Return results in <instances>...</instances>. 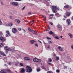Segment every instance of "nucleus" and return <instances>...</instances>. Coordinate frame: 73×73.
<instances>
[{"label":"nucleus","instance_id":"f257e3e1","mask_svg":"<svg viewBox=\"0 0 73 73\" xmlns=\"http://www.w3.org/2000/svg\"><path fill=\"white\" fill-rule=\"evenodd\" d=\"M52 10L53 13H56L57 12V11L59 10V8L55 6H52Z\"/></svg>","mask_w":73,"mask_h":73},{"label":"nucleus","instance_id":"f03ea898","mask_svg":"<svg viewBox=\"0 0 73 73\" xmlns=\"http://www.w3.org/2000/svg\"><path fill=\"white\" fill-rule=\"evenodd\" d=\"M26 68H26L25 69L26 72H28V73H31L32 72V69L31 68L28 66H26Z\"/></svg>","mask_w":73,"mask_h":73},{"label":"nucleus","instance_id":"7ed1b4c3","mask_svg":"<svg viewBox=\"0 0 73 73\" xmlns=\"http://www.w3.org/2000/svg\"><path fill=\"white\" fill-rule=\"evenodd\" d=\"M33 61L34 62H41V60L37 58H34L33 59Z\"/></svg>","mask_w":73,"mask_h":73},{"label":"nucleus","instance_id":"20e7f679","mask_svg":"<svg viewBox=\"0 0 73 73\" xmlns=\"http://www.w3.org/2000/svg\"><path fill=\"white\" fill-rule=\"evenodd\" d=\"M72 14V12L67 11L65 13V15L67 17H69L70 15Z\"/></svg>","mask_w":73,"mask_h":73},{"label":"nucleus","instance_id":"39448f33","mask_svg":"<svg viewBox=\"0 0 73 73\" xmlns=\"http://www.w3.org/2000/svg\"><path fill=\"white\" fill-rule=\"evenodd\" d=\"M12 31L13 33H15L17 32V29L15 28H13L12 29Z\"/></svg>","mask_w":73,"mask_h":73},{"label":"nucleus","instance_id":"423d86ee","mask_svg":"<svg viewBox=\"0 0 73 73\" xmlns=\"http://www.w3.org/2000/svg\"><path fill=\"white\" fill-rule=\"evenodd\" d=\"M66 22L67 23L68 25H70V23H71L70 20L69 19H67L66 20Z\"/></svg>","mask_w":73,"mask_h":73},{"label":"nucleus","instance_id":"0eeeda50","mask_svg":"<svg viewBox=\"0 0 73 73\" xmlns=\"http://www.w3.org/2000/svg\"><path fill=\"white\" fill-rule=\"evenodd\" d=\"M11 4L12 5H16V6H17V5H19V4H18V3L17 2H12Z\"/></svg>","mask_w":73,"mask_h":73},{"label":"nucleus","instance_id":"6e6552de","mask_svg":"<svg viewBox=\"0 0 73 73\" xmlns=\"http://www.w3.org/2000/svg\"><path fill=\"white\" fill-rule=\"evenodd\" d=\"M0 40L2 42H4L5 41V38L2 36L0 37Z\"/></svg>","mask_w":73,"mask_h":73},{"label":"nucleus","instance_id":"1a4fd4ad","mask_svg":"<svg viewBox=\"0 0 73 73\" xmlns=\"http://www.w3.org/2000/svg\"><path fill=\"white\" fill-rule=\"evenodd\" d=\"M32 33L34 34V35H38V34L37 33V32L35 31H34L33 30L32 31V32H31Z\"/></svg>","mask_w":73,"mask_h":73},{"label":"nucleus","instance_id":"9d476101","mask_svg":"<svg viewBox=\"0 0 73 73\" xmlns=\"http://www.w3.org/2000/svg\"><path fill=\"white\" fill-rule=\"evenodd\" d=\"M15 21H17V24H20L21 22L20 20L17 19H15Z\"/></svg>","mask_w":73,"mask_h":73},{"label":"nucleus","instance_id":"9b49d317","mask_svg":"<svg viewBox=\"0 0 73 73\" xmlns=\"http://www.w3.org/2000/svg\"><path fill=\"white\" fill-rule=\"evenodd\" d=\"M24 60H31V58H30L29 57H25L24 58Z\"/></svg>","mask_w":73,"mask_h":73},{"label":"nucleus","instance_id":"f8f14e48","mask_svg":"<svg viewBox=\"0 0 73 73\" xmlns=\"http://www.w3.org/2000/svg\"><path fill=\"white\" fill-rule=\"evenodd\" d=\"M0 54L2 55L3 56H5L6 55L4 54V53L3 52L0 51Z\"/></svg>","mask_w":73,"mask_h":73},{"label":"nucleus","instance_id":"ddd939ff","mask_svg":"<svg viewBox=\"0 0 73 73\" xmlns=\"http://www.w3.org/2000/svg\"><path fill=\"white\" fill-rule=\"evenodd\" d=\"M69 8V5H66L64 7V8L66 9H68Z\"/></svg>","mask_w":73,"mask_h":73},{"label":"nucleus","instance_id":"4468645a","mask_svg":"<svg viewBox=\"0 0 73 73\" xmlns=\"http://www.w3.org/2000/svg\"><path fill=\"white\" fill-rule=\"evenodd\" d=\"M58 48L60 50H61V51H62V50H63V49H62V48H61V47L60 46H58Z\"/></svg>","mask_w":73,"mask_h":73},{"label":"nucleus","instance_id":"2eb2a0df","mask_svg":"<svg viewBox=\"0 0 73 73\" xmlns=\"http://www.w3.org/2000/svg\"><path fill=\"white\" fill-rule=\"evenodd\" d=\"M57 27L58 28H60V30H61L62 31V27L60 25H58L57 26Z\"/></svg>","mask_w":73,"mask_h":73},{"label":"nucleus","instance_id":"dca6fc26","mask_svg":"<svg viewBox=\"0 0 73 73\" xmlns=\"http://www.w3.org/2000/svg\"><path fill=\"white\" fill-rule=\"evenodd\" d=\"M68 35L71 38H72L73 37V35H72V34H70V33L68 34Z\"/></svg>","mask_w":73,"mask_h":73},{"label":"nucleus","instance_id":"f3484780","mask_svg":"<svg viewBox=\"0 0 73 73\" xmlns=\"http://www.w3.org/2000/svg\"><path fill=\"white\" fill-rule=\"evenodd\" d=\"M8 51H9L10 52V51H13V52H14V49H12L11 48H8L7 49Z\"/></svg>","mask_w":73,"mask_h":73},{"label":"nucleus","instance_id":"a211bd4d","mask_svg":"<svg viewBox=\"0 0 73 73\" xmlns=\"http://www.w3.org/2000/svg\"><path fill=\"white\" fill-rule=\"evenodd\" d=\"M21 72L22 73H25V69L23 68H22Z\"/></svg>","mask_w":73,"mask_h":73},{"label":"nucleus","instance_id":"6ab92c4d","mask_svg":"<svg viewBox=\"0 0 73 73\" xmlns=\"http://www.w3.org/2000/svg\"><path fill=\"white\" fill-rule=\"evenodd\" d=\"M6 33H7V34H8L9 36H11V34H10V33H9V31H6Z\"/></svg>","mask_w":73,"mask_h":73},{"label":"nucleus","instance_id":"aec40b11","mask_svg":"<svg viewBox=\"0 0 73 73\" xmlns=\"http://www.w3.org/2000/svg\"><path fill=\"white\" fill-rule=\"evenodd\" d=\"M55 15L58 17H60V14H59V13H56L55 14Z\"/></svg>","mask_w":73,"mask_h":73},{"label":"nucleus","instance_id":"412c9836","mask_svg":"<svg viewBox=\"0 0 73 73\" xmlns=\"http://www.w3.org/2000/svg\"><path fill=\"white\" fill-rule=\"evenodd\" d=\"M30 42L31 44H34V42H35V40H31L30 41Z\"/></svg>","mask_w":73,"mask_h":73},{"label":"nucleus","instance_id":"4be33fe9","mask_svg":"<svg viewBox=\"0 0 73 73\" xmlns=\"http://www.w3.org/2000/svg\"><path fill=\"white\" fill-rule=\"evenodd\" d=\"M56 60H60V58L58 56H56Z\"/></svg>","mask_w":73,"mask_h":73},{"label":"nucleus","instance_id":"5701e85b","mask_svg":"<svg viewBox=\"0 0 73 73\" xmlns=\"http://www.w3.org/2000/svg\"><path fill=\"white\" fill-rule=\"evenodd\" d=\"M49 35H53L54 34V33L52 32V31H51L49 33Z\"/></svg>","mask_w":73,"mask_h":73},{"label":"nucleus","instance_id":"b1692460","mask_svg":"<svg viewBox=\"0 0 73 73\" xmlns=\"http://www.w3.org/2000/svg\"><path fill=\"white\" fill-rule=\"evenodd\" d=\"M5 71L6 72H7L8 73L9 72H11V70H10L8 69H6L5 70Z\"/></svg>","mask_w":73,"mask_h":73},{"label":"nucleus","instance_id":"393cba45","mask_svg":"<svg viewBox=\"0 0 73 73\" xmlns=\"http://www.w3.org/2000/svg\"><path fill=\"white\" fill-rule=\"evenodd\" d=\"M28 30H29V31L31 32H32V31H33V30H31V29L29 27L28 28Z\"/></svg>","mask_w":73,"mask_h":73},{"label":"nucleus","instance_id":"a878e982","mask_svg":"<svg viewBox=\"0 0 73 73\" xmlns=\"http://www.w3.org/2000/svg\"><path fill=\"white\" fill-rule=\"evenodd\" d=\"M52 59H51V58H50L48 59V62H52Z\"/></svg>","mask_w":73,"mask_h":73},{"label":"nucleus","instance_id":"bb28decb","mask_svg":"<svg viewBox=\"0 0 73 73\" xmlns=\"http://www.w3.org/2000/svg\"><path fill=\"white\" fill-rule=\"evenodd\" d=\"M9 25V26L10 27H12V23H9L8 24Z\"/></svg>","mask_w":73,"mask_h":73},{"label":"nucleus","instance_id":"cd10ccee","mask_svg":"<svg viewBox=\"0 0 73 73\" xmlns=\"http://www.w3.org/2000/svg\"><path fill=\"white\" fill-rule=\"evenodd\" d=\"M1 73H7L6 72H4V70H2L1 71H0Z\"/></svg>","mask_w":73,"mask_h":73},{"label":"nucleus","instance_id":"c85d7f7f","mask_svg":"<svg viewBox=\"0 0 73 73\" xmlns=\"http://www.w3.org/2000/svg\"><path fill=\"white\" fill-rule=\"evenodd\" d=\"M67 68H68V67L64 66L63 67V69H67Z\"/></svg>","mask_w":73,"mask_h":73},{"label":"nucleus","instance_id":"c756f323","mask_svg":"<svg viewBox=\"0 0 73 73\" xmlns=\"http://www.w3.org/2000/svg\"><path fill=\"white\" fill-rule=\"evenodd\" d=\"M5 52H6V54H7V53H8V50H7V49H5Z\"/></svg>","mask_w":73,"mask_h":73},{"label":"nucleus","instance_id":"7c9ffc66","mask_svg":"<svg viewBox=\"0 0 73 73\" xmlns=\"http://www.w3.org/2000/svg\"><path fill=\"white\" fill-rule=\"evenodd\" d=\"M3 24V23L1 22V20L0 19V25H1Z\"/></svg>","mask_w":73,"mask_h":73},{"label":"nucleus","instance_id":"2f4dec72","mask_svg":"<svg viewBox=\"0 0 73 73\" xmlns=\"http://www.w3.org/2000/svg\"><path fill=\"white\" fill-rule=\"evenodd\" d=\"M20 66H24V64H23L22 63H20Z\"/></svg>","mask_w":73,"mask_h":73},{"label":"nucleus","instance_id":"473e14b6","mask_svg":"<svg viewBox=\"0 0 73 73\" xmlns=\"http://www.w3.org/2000/svg\"><path fill=\"white\" fill-rule=\"evenodd\" d=\"M56 72H57V73H59V72H60V70L59 69L56 70Z\"/></svg>","mask_w":73,"mask_h":73},{"label":"nucleus","instance_id":"72a5a7b5","mask_svg":"<svg viewBox=\"0 0 73 73\" xmlns=\"http://www.w3.org/2000/svg\"><path fill=\"white\" fill-rule=\"evenodd\" d=\"M41 70L40 68H38L37 70V72H40Z\"/></svg>","mask_w":73,"mask_h":73},{"label":"nucleus","instance_id":"f704fd0d","mask_svg":"<svg viewBox=\"0 0 73 73\" xmlns=\"http://www.w3.org/2000/svg\"><path fill=\"white\" fill-rule=\"evenodd\" d=\"M54 38H56V39H57L58 40H59V38H58V37L55 36Z\"/></svg>","mask_w":73,"mask_h":73},{"label":"nucleus","instance_id":"c9c22d12","mask_svg":"<svg viewBox=\"0 0 73 73\" xmlns=\"http://www.w3.org/2000/svg\"><path fill=\"white\" fill-rule=\"evenodd\" d=\"M46 38H47V40H51V38H49L48 37H46Z\"/></svg>","mask_w":73,"mask_h":73},{"label":"nucleus","instance_id":"e433bc0d","mask_svg":"<svg viewBox=\"0 0 73 73\" xmlns=\"http://www.w3.org/2000/svg\"><path fill=\"white\" fill-rule=\"evenodd\" d=\"M3 34L2 33V32H0V36H3Z\"/></svg>","mask_w":73,"mask_h":73},{"label":"nucleus","instance_id":"4c0bfd02","mask_svg":"<svg viewBox=\"0 0 73 73\" xmlns=\"http://www.w3.org/2000/svg\"><path fill=\"white\" fill-rule=\"evenodd\" d=\"M35 46H37V47H38V45L37 44H35Z\"/></svg>","mask_w":73,"mask_h":73},{"label":"nucleus","instance_id":"58836bf2","mask_svg":"<svg viewBox=\"0 0 73 73\" xmlns=\"http://www.w3.org/2000/svg\"><path fill=\"white\" fill-rule=\"evenodd\" d=\"M3 46V44L2 43H0V46Z\"/></svg>","mask_w":73,"mask_h":73},{"label":"nucleus","instance_id":"ea45409f","mask_svg":"<svg viewBox=\"0 0 73 73\" xmlns=\"http://www.w3.org/2000/svg\"><path fill=\"white\" fill-rule=\"evenodd\" d=\"M50 30V28L49 27H48V28L46 29V31H49Z\"/></svg>","mask_w":73,"mask_h":73},{"label":"nucleus","instance_id":"a19ab883","mask_svg":"<svg viewBox=\"0 0 73 73\" xmlns=\"http://www.w3.org/2000/svg\"><path fill=\"white\" fill-rule=\"evenodd\" d=\"M4 48L5 49H7V48H8V46H5L4 47Z\"/></svg>","mask_w":73,"mask_h":73},{"label":"nucleus","instance_id":"79ce46f5","mask_svg":"<svg viewBox=\"0 0 73 73\" xmlns=\"http://www.w3.org/2000/svg\"><path fill=\"white\" fill-rule=\"evenodd\" d=\"M42 69H46V68H45V67H44V66H43L42 67Z\"/></svg>","mask_w":73,"mask_h":73},{"label":"nucleus","instance_id":"37998d69","mask_svg":"<svg viewBox=\"0 0 73 73\" xmlns=\"http://www.w3.org/2000/svg\"><path fill=\"white\" fill-rule=\"evenodd\" d=\"M47 73H52V72L50 71H49L47 72Z\"/></svg>","mask_w":73,"mask_h":73},{"label":"nucleus","instance_id":"c03bdc74","mask_svg":"<svg viewBox=\"0 0 73 73\" xmlns=\"http://www.w3.org/2000/svg\"><path fill=\"white\" fill-rule=\"evenodd\" d=\"M8 64H9V65H11V62H9Z\"/></svg>","mask_w":73,"mask_h":73},{"label":"nucleus","instance_id":"a18cd8bd","mask_svg":"<svg viewBox=\"0 0 73 73\" xmlns=\"http://www.w3.org/2000/svg\"><path fill=\"white\" fill-rule=\"evenodd\" d=\"M18 29L19 31H21V29L20 28H18Z\"/></svg>","mask_w":73,"mask_h":73},{"label":"nucleus","instance_id":"49530a36","mask_svg":"<svg viewBox=\"0 0 73 73\" xmlns=\"http://www.w3.org/2000/svg\"><path fill=\"white\" fill-rule=\"evenodd\" d=\"M28 15H31V12H29L28 13Z\"/></svg>","mask_w":73,"mask_h":73},{"label":"nucleus","instance_id":"de8ad7c7","mask_svg":"<svg viewBox=\"0 0 73 73\" xmlns=\"http://www.w3.org/2000/svg\"><path fill=\"white\" fill-rule=\"evenodd\" d=\"M15 1H20L21 0H15Z\"/></svg>","mask_w":73,"mask_h":73},{"label":"nucleus","instance_id":"09e8293b","mask_svg":"<svg viewBox=\"0 0 73 73\" xmlns=\"http://www.w3.org/2000/svg\"><path fill=\"white\" fill-rule=\"evenodd\" d=\"M50 16H54V15L53 14H50Z\"/></svg>","mask_w":73,"mask_h":73},{"label":"nucleus","instance_id":"8fccbe9b","mask_svg":"<svg viewBox=\"0 0 73 73\" xmlns=\"http://www.w3.org/2000/svg\"><path fill=\"white\" fill-rule=\"evenodd\" d=\"M43 17H44L45 19H46V17H45V16H44V15H43Z\"/></svg>","mask_w":73,"mask_h":73},{"label":"nucleus","instance_id":"3c124183","mask_svg":"<svg viewBox=\"0 0 73 73\" xmlns=\"http://www.w3.org/2000/svg\"><path fill=\"white\" fill-rule=\"evenodd\" d=\"M18 63H15V66H17V65H18Z\"/></svg>","mask_w":73,"mask_h":73},{"label":"nucleus","instance_id":"603ef678","mask_svg":"<svg viewBox=\"0 0 73 73\" xmlns=\"http://www.w3.org/2000/svg\"><path fill=\"white\" fill-rule=\"evenodd\" d=\"M48 64L50 65H52V63H48Z\"/></svg>","mask_w":73,"mask_h":73},{"label":"nucleus","instance_id":"864d4df0","mask_svg":"<svg viewBox=\"0 0 73 73\" xmlns=\"http://www.w3.org/2000/svg\"><path fill=\"white\" fill-rule=\"evenodd\" d=\"M50 24L51 25H53V23H52V22H50Z\"/></svg>","mask_w":73,"mask_h":73},{"label":"nucleus","instance_id":"5fc2aeb1","mask_svg":"<svg viewBox=\"0 0 73 73\" xmlns=\"http://www.w3.org/2000/svg\"><path fill=\"white\" fill-rule=\"evenodd\" d=\"M25 7V6H24L23 8H22V10L24 9V8Z\"/></svg>","mask_w":73,"mask_h":73},{"label":"nucleus","instance_id":"6e6d98bb","mask_svg":"<svg viewBox=\"0 0 73 73\" xmlns=\"http://www.w3.org/2000/svg\"><path fill=\"white\" fill-rule=\"evenodd\" d=\"M64 18H66H66H67V17H66V16H65V15H64Z\"/></svg>","mask_w":73,"mask_h":73},{"label":"nucleus","instance_id":"4d7b16f0","mask_svg":"<svg viewBox=\"0 0 73 73\" xmlns=\"http://www.w3.org/2000/svg\"><path fill=\"white\" fill-rule=\"evenodd\" d=\"M49 42H50V44H52V42L50 40L49 41Z\"/></svg>","mask_w":73,"mask_h":73},{"label":"nucleus","instance_id":"13d9d810","mask_svg":"<svg viewBox=\"0 0 73 73\" xmlns=\"http://www.w3.org/2000/svg\"><path fill=\"white\" fill-rule=\"evenodd\" d=\"M5 36H6V37H8V35L7 34H6L5 35Z\"/></svg>","mask_w":73,"mask_h":73},{"label":"nucleus","instance_id":"bf43d9fd","mask_svg":"<svg viewBox=\"0 0 73 73\" xmlns=\"http://www.w3.org/2000/svg\"><path fill=\"white\" fill-rule=\"evenodd\" d=\"M53 19H54V20H56V18L55 17L53 18Z\"/></svg>","mask_w":73,"mask_h":73},{"label":"nucleus","instance_id":"052dcab7","mask_svg":"<svg viewBox=\"0 0 73 73\" xmlns=\"http://www.w3.org/2000/svg\"><path fill=\"white\" fill-rule=\"evenodd\" d=\"M71 48H72V49H73V45L71 46Z\"/></svg>","mask_w":73,"mask_h":73},{"label":"nucleus","instance_id":"680f3d73","mask_svg":"<svg viewBox=\"0 0 73 73\" xmlns=\"http://www.w3.org/2000/svg\"><path fill=\"white\" fill-rule=\"evenodd\" d=\"M50 48V47H49V46H48L47 48V49H49Z\"/></svg>","mask_w":73,"mask_h":73},{"label":"nucleus","instance_id":"e2e57ef3","mask_svg":"<svg viewBox=\"0 0 73 73\" xmlns=\"http://www.w3.org/2000/svg\"><path fill=\"white\" fill-rule=\"evenodd\" d=\"M5 66H8V65L6 64H5Z\"/></svg>","mask_w":73,"mask_h":73},{"label":"nucleus","instance_id":"0e129e2a","mask_svg":"<svg viewBox=\"0 0 73 73\" xmlns=\"http://www.w3.org/2000/svg\"><path fill=\"white\" fill-rule=\"evenodd\" d=\"M40 43V44H42V42H41V41H40L39 42Z\"/></svg>","mask_w":73,"mask_h":73},{"label":"nucleus","instance_id":"69168bd1","mask_svg":"<svg viewBox=\"0 0 73 73\" xmlns=\"http://www.w3.org/2000/svg\"><path fill=\"white\" fill-rule=\"evenodd\" d=\"M55 34H54L53 35V36L54 37V36H55Z\"/></svg>","mask_w":73,"mask_h":73},{"label":"nucleus","instance_id":"338daca9","mask_svg":"<svg viewBox=\"0 0 73 73\" xmlns=\"http://www.w3.org/2000/svg\"><path fill=\"white\" fill-rule=\"evenodd\" d=\"M10 18L11 19H12V17L11 16L10 17Z\"/></svg>","mask_w":73,"mask_h":73},{"label":"nucleus","instance_id":"774afa93","mask_svg":"<svg viewBox=\"0 0 73 73\" xmlns=\"http://www.w3.org/2000/svg\"><path fill=\"white\" fill-rule=\"evenodd\" d=\"M60 38H62V36H61L60 37Z\"/></svg>","mask_w":73,"mask_h":73}]
</instances>
